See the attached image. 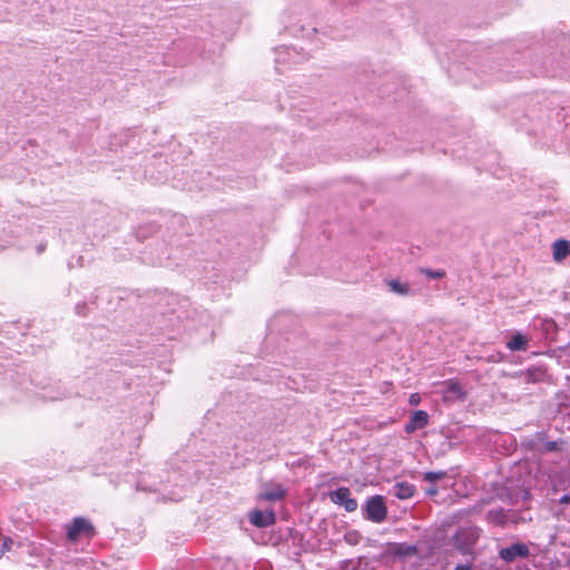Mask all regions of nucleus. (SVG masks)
Returning a JSON list of instances; mask_svg holds the SVG:
<instances>
[{"label":"nucleus","mask_w":570,"mask_h":570,"mask_svg":"<svg viewBox=\"0 0 570 570\" xmlns=\"http://www.w3.org/2000/svg\"><path fill=\"white\" fill-rule=\"evenodd\" d=\"M560 502L561 503H568L570 502V497L568 494L563 495L561 499H560Z\"/></svg>","instance_id":"nucleus-24"},{"label":"nucleus","mask_w":570,"mask_h":570,"mask_svg":"<svg viewBox=\"0 0 570 570\" xmlns=\"http://www.w3.org/2000/svg\"><path fill=\"white\" fill-rule=\"evenodd\" d=\"M420 273L430 277V278H442L445 275V272L442 269H430V268H421Z\"/></svg>","instance_id":"nucleus-17"},{"label":"nucleus","mask_w":570,"mask_h":570,"mask_svg":"<svg viewBox=\"0 0 570 570\" xmlns=\"http://www.w3.org/2000/svg\"><path fill=\"white\" fill-rule=\"evenodd\" d=\"M443 386L442 394L445 401L455 402L464 399V392L458 382L448 381Z\"/></svg>","instance_id":"nucleus-10"},{"label":"nucleus","mask_w":570,"mask_h":570,"mask_svg":"<svg viewBox=\"0 0 570 570\" xmlns=\"http://www.w3.org/2000/svg\"><path fill=\"white\" fill-rule=\"evenodd\" d=\"M43 250H45V245H40V246L38 247V253H42Z\"/></svg>","instance_id":"nucleus-25"},{"label":"nucleus","mask_w":570,"mask_h":570,"mask_svg":"<svg viewBox=\"0 0 570 570\" xmlns=\"http://www.w3.org/2000/svg\"><path fill=\"white\" fill-rule=\"evenodd\" d=\"M415 487L409 482H397L394 484L392 493L401 500L410 499L414 495Z\"/></svg>","instance_id":"nucleus-11"},{"label":"nucleus","mask_w":570,"mask_h":570,"mask_svg":"<svg viewBox=\"0 0 570 570\" xmlns=\"http://www.w3.org/2000/svg\"><path fill=\"white\" fill-rule=\"evenodd\" d=\"M446 476L444 471H429L423 474V480L426 482L434 483Z\"/></svg>","instance_id":"nucleus-16"},{"label":"nucleus","mask_w":570,"mask_h":570,"mask_svg":"<svg viewBox=\"0 0 570 570\" xmlns=\"http://www.w3.org/2000/svg\"><path fill=\"white\" fill-rule=\"evenodd\" d=\"M356 537H357V533H347L345 535V539L348 543L355 544L357 542Z\"/></svg>","instance_id":"nucleus-19"},{"label":"nucleus","mask_w":570,"mask_h":570,"mask_svg":"<svg viewBox=\"0 0 570 570\" xmlns=\"http://www.w3.org/2000/svg\"><path fill=\"white\" fill-rule=\"evenodd\" d=\"M429 424V414L423 410L414 411L407 423L404 426V431L407 434L414 433L416 430L424 429Z\"/></svg>","instance_id":"nucleus-7"},{"label":"nucleus","mask_w":570,"mask_h":570,"mask_svg":"<svg viewBox=\"0 0 570 570\" xmlns=\"http://www.w3.org/2000/svg\"><path fill=\"white\" fill-rule=\"evenodd\" d=\"M387 509L382 495L371 497L365 504V518L372 522L381 523L385 520Z\"/></svg>","instance_id":"nucleus-3"},{"label":"nucleus","mask_w":570,"mask_h":570,"mask_svg":"<svg viewBox=\"0 0 570 570\" xmlns=\"http://www.w3.org/2000/svg\"><path fill=\"white\" fill-rule=\"evenodd\" d=\"M420 395L414 393V394H411L410 399H409V402L411 405H417L419 402H420Z\"/></svg>","instance_id":"nucleus-18"},{"label":"nucleus","mask_w":570,"mask_h":570,"mask_svg":"<svg viewBox=\"0 0 570 570\" xmlns=\"http://www.w3.org/2000/svg\"><path fill=\"white\" fill-rule=\"evenodd\" d=\"M249 521L252 524L258 528H266L275 522V513L272 510L262 511L254 510L249 513Z\"/></svg>","instance_id":"nucleus-8"},{"label":"nucleus","mask_w":570,"mask_h":570,"mask_svg":"<svg viewBox=\"0 0 570 570\" xmlns=\"http://www.w3.org/2000/svg\"><path fill=\"white\" fill-rule=\"evenodd\" d=\"M455 570H471V567L466 564H459L455 567Z\"/></svg>","instance_id":"nucleus-23"},{"label":"nucleus","mask_w":570,"mask_h":570,"mask_svg":"<svg viewBox=\"0 0 570 570\" xmlns=\"http://www.w3.org/2000/svg\"><path fill=\"white\" fill-rule=\"evenodd\" d=\"M546 448H547L548 451H554V450H557V442H554V441L548 442L546 444Z\"/></svg>","instance_id":"nucleus-20"},{"label":"nucleus","mask_w":570,"mask_h":570,"mask_svg":"<svg viewBox=\"0 0 570 570\" xmlns=\"http://www.w3.org/2000/svg\"><path fill=\"white\" fill-rule=\"evenodd\" d=\"M552 250L554 261L561 262L570 254V242L558 239L553 243Z\"/></svg>","instance_id":"nucleus-13"},{"label":"nucleus","mask_w":570,"mask_h":570,"mask_svg":"<svg viewBox=\"0 0 570 570\" xmlns=\"http://www.w3.org/2000/svg\"><path fill=\"white\" fill-rule=\"evenodd\" d=\"M286 490L283 488V485L275 483L268 485L265 491L262 493V499L267 501H277L285 497Z\"/></svg>","instance_id":"nucleus-12"},{"label":"nucleus","mask_w":570,"mask_h":570,"mask_svg":"<svg viewBox=\"0 0 570 570\" xmlns=\"http://www.w3.org/2000/svg\"><path fill=\"white\" fill-rule=\"evenodd\" d=\"M306 59L305 55L295 47H282L276 50L275 61L277 66L286 63H301Z\"/></svg>","instance_id":"nucleus-4"},{"label":"nucleus","mask_w":570,"mask_h":570,"mask_svg":"<svg viewBox=\"0 0 570 570\" xmlns=\"http://www.w3.org/2000/svg\"><path fill=\"white\" fill-rule=\"evenodd\" d=\"M528 337L524 336L523 334L517 332L514 333L511 338L508 341L507 343V347L511 351V352H519V351H527L528 348Z\"/></svg>","instance_id":"nucleus-14"},{"label":"nucleus","mask_w":570,"mask_h":570,"mask_svg":"<svg viewBox=\"0 0 570 570\" xmlns=\"http://www.w3.org/2000/svg\"><path fill=\"white\" fill-rule=\"evenodd\" d=\"M389 287L393 293H396L402 296H406L410 294V287L406 283H401L396 279H391L389 282Z\"/></svg>","instance_id":"nucleus-15"},{"label":"nucleus","mask_w":570,"mask_h":570,"mask_svg":"<svg viewBox=\"0 0 570 570\" xmlns=\"http://www.w3.org/2000/svg\"><path fill=\"white\" fill-rule=\"evenodd\" d=\"M95 535L94 525L85 518H75L67 525V538L69 541H77L79 538H92Z\"/></svg>","instance_id":"nucleus-2"},{"label":"nucleus","mask_w":570,"mask_h":570,"mask_svg":"<svg viewBox=\"0 0 570 570\" xmlns=\"http://www.w3.org/2000/svg\"><path fill=\"white\" fill-rule=\"evenodd\" d=\"M478 537H479V534L475 529L464 528V529L458 530L454 539H455V542L459 546V548L461 550H464L468 547H471L472 544H474Z\"/></svg>","instance_id":"nucleus-9"},{"label":"nucleus","mask_w":570,"mask_h":570,"mask_svg":"<svg viewBox=\"0 0 570 570\" xmlns=\"http://www.w3.org/2000/svg\"><path fill=\"white\" fill-rule=\"evenodd\" d=\"M83 309H85V304H78V305L76 306V311H77V313H78L79 315H85Z\"/></svg>","instance_id":"nucleus-21"},{"label":"nucleus","mask_w":570,"mask_h":570,"mask_svg":"<svg viewBox=\"0 0 570 570\" xmlns=\"http://www.w3.org/2000/svg\"><path fill=\"white\" fill-rule=\"evenodd\" d=\"M530 551L524 543H513L510 547L502 548L499 551V556L505 562H513L518 558H527Z\"/></svg>","instance_id":"nucleus-6"},{"label":"nucleus","mask_w":570,"mask_h":570,"mask_svg":"<svg viewBox=\"0 0 570 570\" xmlns=\"http://www.w3.org/2000/svg\"><path fill=\"white\" fill-rule=\"evenodd\" d=\"M487 520L489 523L508 527L510 524H517L523 520L520 512L515 510H504L502 508L491 509L487 513Z\"/></svg>","instance_id":"nucleus-1"},{"label":"nucleus","mask_w":570,"mask_h":570,"mask_svg":"<svg viewBox=\"0 0 570 570\" xmlns=\"http://www.w3.org/2000/svg\"><path fill=\"white\" fill-rule=\"evenodd\" d=\"M426 494H429V495H436L438 494V489L435 487H431V488L426 489Z\"/></svg>","instance_id":"nucleus-22"},{"label":"nucleus","mask_w":570,"mask_h":570,"mask_svg":"<svg viewBox=\"0 0 570 570\" xmlns=\"http://www.w3.org/2000/svg\"><path fill=\"white\" fill-rule=\"evenodd\" d=\"M330 498L334 503L343 505L347 512H353L357 509V502L351 497L348 488L342 487L332 491Z\"/></svg>","instance_id":"nucleus-5"}]
</instances>
